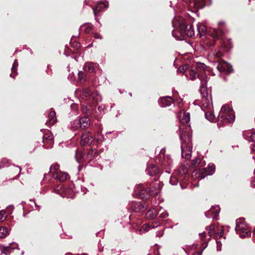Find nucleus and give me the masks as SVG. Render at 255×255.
<instances>
[{"label":"nucleus","instance_id":"nucleus-61","mask_svg":"<svg viewBox=\"0 0 255 255\" xmlns=\"http://www.w3.org/2000/svg\"><path fill=\"white\" fill-rule=\"evenodd\" d=\"M3 162H4V163H6V160L5 159H4L2 161L1 163H2Z\"/></svg>","mask_w":255,"mask_h":255},{"label":"nucleus","instance_id":"nucleus-38","mask_svg":"<svg viewBox=\"0 0 255 255\" xmlns=\"http://www.w3.org/2000/svg\"><path fill=\"white\" fill-rule=\"evenodd\" d=\"M83 27L85 28L84 30H85V32L88 33H89L90 32H91L92 30V28H93L92 25L91 24H89V23L84 25L83 26Z\"/></svg>","mask_w":255,"mask_h":255},{"label":"nucleus","instance_id":"nucleus-6","mask_svg":"<svg viewBox=\"0 0 255 255\" xmlns=\"http://www.w3.org/2000/svg\"><path fill=\"white\" fill-rule=\"evenodd\" d=\"M81 97L86 100L92 99L95 103H98L99 101L101 100V96L97 91H94L88 88L83 89Z\"/></svg>","mask_w":255,"mask_h":255},{"label":"nucleus","instance_id":"nucleus-30","mask_svg":"<svg viewBox=\"0 0 255 255\" xmlns=\"http://www.w3.org/2000/svg\"><path fill=\"white\" fill-rule=\"evenodd\" d=\"M182 179L181 177L178 175V177L176 175H173L171 177L170 179V183L171 184L175 185H176L179 180Z\"/></svg>","mask_w":255,"mask_h":255},{"label":"nucleus","instance_id":"nucleus-33","mask_svg":"<svg viewBox=\"0 0 255 255\" xmlns=\"http://www.w3.org/2000/svg\"><path fill=\"white\" fill-rule=\"evenodd\" d=\"M205 117L207 120L210 122L213 121L215 119V116L211 111L206 112L205 113Z\"/></svg>","mask_w":255,"mask_h":255},{"label":"nucleus","instance_id":"nucleus-31","mask_svg":"<svg viewBox=\"0 0 255 255\" xmlns=\"http://www.w3.org/2000/svg\"><path fill=\"white\" fill-rule=\"evenodd\" d=\"M0 250L1 252L6 255H9L11 252V250L10 249V247L1 246L0 247Z\"/></svg>","mask_w":255,"mask_h":255},{"label":"nucleus","instance_id":"nucleus-11","mask_svg":"<svg viewBox=\"0 0 255 255\" xmlns=\"http://www.w3.org/2000/svg\"><path fill=\"white\" fill-rule=\"evenodd\" d=\"M92 152V151L89 152L88 154L86 155L82 151L77 150L75 153V159L79 163L88 162L89 161L88 156L91 154Z\"/></svg>","mask_w":255,"mask_h":255},{"label":"nucleus","instance_id":"nucleus-36","mask_svg":"<svg viewBox=\"0 0 255 255\" xmlns=\"http://www.w3.org/2000/svg\"><path fill=\"white\" fill-rule=\"evenodd\" d=\"M158 213L159 214V217L161 218H165L168 216V213L162 208L160 209Z\"/></svg>","mask_w":255,"mask_h":255},{"label":"nucleus","instance_id":"nucleus-42","mask_svg":"<svg viewBox=\"0 0 255 255\" xmlns=\"http://www.w3.org/2000/svg\"><path fill=\"white\" fill-rule=\"evenodd\" d=\"M18 66V62L17 60H14V62L12 65V67L11 68V71L12 73H16V69Z\"/></svg>","mask_w":255,"mask_h":255},{"label":"nucleus","instance_id":"nucleus-58","mask_svg":"<svg viewBox=\"0 0 255 255\" xmlns=\"http://www.w3.org/2000/svg\"><path fill=\"white\" fill-rule=\"evenodd\" d=\"M76 46L77 48L80 47V44H79V43H76Z\"/></svg>","mask_w":255,"mask_h":255},{"label":"nucleus","instance_id":"nucleus-12","mask_svg":"<svg viewBox=\"0 0 255 255\" xmlns=\"http://www.w3.org/2000/svg\"><path fill=\"white\" fill-rule=\"evenodd\" d=\"M215 170V165L213 164L210 163L208 166V168H204L201 174L200 179H203L207 175H211L213 174Z\"/></svg>","mask_w":255,"mask_h":255},{"label":"nucleus","instance_id":"nucleus-49","mask_svg":"<svg viewBox=\"0 0 255 255\" xmlns=\"http://www.w3.org/2000/svg\"><path fill=\"white\" fill-rule=\"evenodd\" d=\"M93 34H94V37L95 38H97V39H102V36H101V35L99 33H94Z\"/></svg>","mask_w":255,"mask_h":255},{"label":"nucleus","instance_id":"nucleus-21","mask_svg":"<svg viewBox=\"0 0 255 255\" xmlns=\"http://www.w3.org/2000/svg\"><path fill=\"white\" fill-rule=\"evenodd\" d=\"M98 64L92 62L86 63L85 65V68L86 70L88 72L93 73L95 72L96 69L98 68Z\"/></svg>","mask_w":255,"mask_h":255},{"label":"nucleus","instance_id":"nucleus-53","mask_svg":"<svg viewBox=\"0 0 255 255\" xmlns=\"http://www.w3.org/2000/svg\"><path fill=\"white\" fill-rule=\"evenodd\" d=\"M201 254H202V252H197L195 253L194 255H201Z\"/></svg>","mask_w":255,"mask_h":255},{"label":"nucleus","instance_id":"nucleus-43","mask_svg":"<svg viewBox=\"0 0 255 255\" xmlns=\"http://www.w3.org/2000/svg\"><path fill=\"white\" fill-rule=\"evenodd\" d=\"M208 234L211 237L214 234V226L211 225L208 227Z\"/></svg>","mask_w":255,"mask_h":255},{"label":"nucleus","instance_id":"nucleus-29","mask_svg":"<svg viewBox=\"0 0 255 255\" xmlns=\"http://www.w3.org/2000/svg\"><path fill=\"white\" fill-rule=\"evenodd\" d=\"M79 119H76L71 123L70 128L73 130H76L80 127Z\"/></svg>","mask_w":255,"mask_h":255},{"label":"nucleus","instance_id":"nucleus-44","mask_svg":"<svg viewBox=\"0 0 255 255\" xmlns=\"http://www.w3.org/2000/svg\"><path fill=\"white\" fill-rule=\"evenodd\" d=\"M6 219L5 212L3 210L0 211V221L2 222Z\"/></svg>","mask_w":255,"mask_h":255},{"label":"nucleus","instance_id":"nucleus-26","mask_svg":"<svg viewBox=\"0 0 255 255\" xmlns=\"http://www.w3.org/2000/svg\"><path fill=\"white\" fill-rule=\"evenodd\" d=\"M197 26V30L201 36L204 35L206 34L207 28L204 24L198 23Z\"/></svg>","mask_w":255,"mask_h":255},{"label":"nucleus","instance_id":"nucleus-51","mask_svg":"<svg viewBox=\"0 0 255 255\" xmlns=\"http://www.w3.org/2000/svg\"><path fill=\"white\" fill-rule=\"evenodd\" d=\"M103 135H101V137H99L97 139V142H101L102 141V139L103 138Z\"/></svg>","mask_w":255,"mask_h":255},{"label":"nucleus","instance_id":"nucleus-52","mask_svg":"<svg viewBox=\"0 0 255 255\" xmlns=\"http://www.w3.org/2000/svg\"><path fill=\"white\" fill-rule=\"evenodd\" d=\"M223 233H224V232H223V229H222V231H221V232H220L219 233H218V236H219L220 237H222V235H223Z\"/></svg>","mask_w":255,"mask_h":255},{"label":"nucleus","instance_id":"nucleus-8","mask_svg":"<svg viewBox=\"0 0 255 255\" xmlns=\"http://www.w3.org/2000/svg\"><path fill=\"white\" fill-rule=\"evenodd\" d=\"M94 141V138L91 135L90 131H87L83 133L81 137L80 144L82 146L86 145H91Z\"/></svg>","mask_w":255,"mask_h":255},{"label":"nucleus","instance_id":"nucleus-50","mask_svg":"<svg viewBox=\"0 0 255 255\" xmlns=\"http://www.w3.org/2000/svg\"><path fill=\"white\" fill-rule=\"evenodd\" d=\"M251 150L252 152L255 153V143L251 145Z\"/></svg>","mask_w":255,"mask_h":255},{"label":"nucleus","instance_id":"nucleus-27","mask_svg":"<svg viewBox=\"0 0 255 255\" xmlns=\"http://www.w3.org/2000/svg\"><path fill=\"white\" fill-rule=\"evenodd\" d=\"M158 214L157 209L153 208L150 210L146 214L147 218L153 219L155 218Z\"/></svg>","mask_w":255,"mask_h":255},{"label":"nucleus","instance_id":"nucleus-7","mask_svg":"<svg viewBox=\"0 0 255 255\" xmlns=\"http://www.w3.org/2000/svg\"><path fill=\"white\" fill-rule=\"evenodd\" d=\"M214 65L220 72H224L226 74H228L230 73L232 70V66L229 63L225 61H220L218 63L214 62Z\"/></svg>","mask_w":255,"mask_h":255},{"label":"nucleus","instance_id":"nucleus-54","mask_svg":"<svg viewBox=\"0 0 255 255\" xmlns=\"http://www.w3.org/2000/svg\"><path fill=\"white\" fill-rule=\"evenodd\" d=\"M204 234H205V233H204V232H203V233H202L200 234V236H201V238L202 239H203V238H204Z\"/></svg>","mask_w":255,"mask_h":255},{"label":"nucleus","instance_id":"nucleus-35","mask_svg":"<svg viewBox=\"0 0 255 255\" xmlns=\"http://www.w3.org/2000/svg\"><path fill=\"white\" fill-rule=\"evenodd\" d=\"M78 79L81 82H84L86 80V76L82 71L78 73Z\"/></svg>","mask_w":255,"mask_h":255},{"label":"nucleus","instance_id":"nucleus-24","mask_svg":"<svg viewBox=\"0 0 255 255\" xmlns=\"http://www.w3.org/2000/svg\"><path fill=\"white\" fill-rule=\"evenodd\" d=\"M222 30L219 29H213L212 31L209 32V34L211 35L214 38H220L222 34Z\"/></svg>","mask_w":255,"mask_h":255},{"label":"nucleus","instance_id":"nucleus-56","mask_svg":"<svg viewBox=\"0 0 255 255\" xmlns=\"http://www.w3.org/2000/svg\"><path fill=\"white\" fill-rule=\"evenodd\" d=\"M224 23L223 22L221 21V22H219V26H221L222 25H224Z\"/></svg>","mask_w":255,"mask_h":255},{"label":"nucleus","instance_id":"nucleus-48","mask_svg":"<svg viewBox=\"0 0 255 255\" xmlns=\"http://www.w3.org/2000/svg\"><path fill=\"white\" fill-rule=\"evenodd\" d=\"M206 90H207V89H206ZM208 93V97H202L204 99H205V101H208V102H209L210 100L211 99V93H209V92H208V91H206ZM201 95H202L201 94Z\"/></svg>","mask_w":255,"mask_h":255},{"label":"nucleus","instance_id":"nucleus-60","mask_svg":"<svg viewBox=\"0 0 255 255\" xmlns=\"http://www.w3.org/2000/svg\"><path fill=\"white\" fill-rule=\"evenodd\" d=\"M253 234L255 236V228L254 229V230L253 231Z\"/></svg>","mask_w":255,"mask_h":255},{"label":"nucleus","instance_id":"nucleus-63","mask_svg":"<svg viewBox=\"0 0 255 255\" xmlns=\"http://www.w3.org/2000/svg\"><path fill=\"white\" fill-rule=\"evenodd\" d=\"M10 76L11 77H13L12 76V74H11L10 75Z\"/></svg>","mask_w":255,"mask_h":255},{"label":"nucleus","instance_id":"nucleus-34","mask_svg":"<svg viewBox=\"0 0 255 255\" xmlns=\"http://www.w3.org/2000/svg\"><path fill=\"white\" fill-rule=\"evenodd\" d=\"M226 49L224 47H221L216 53V56L217 57L221 58L223 56L224 53L226 51Z\"/></svg>","mask_w":255,"mask_h":255},{"label":"nucleus","instance_id":"nucleus-32","mask_svg":"<svg viewBox=\"0 0 255 255\" xmlns=\"http://www.w3.org/2000/svg\"><path fill=\"white\" fill-rule=\"evenodd\" d=\"M8 233V231L6 228L0 227V238L5 237Z\"/></svg>","mask_w":255,"mask_h":255},{"label":"nucleus","instance_id":"nucleus-14","mask_svg":"<svg viewBox=\"0 0 255 255\" xmlns=\"http://www.w3.org/2000/svg\"><path fill=\"white\" fill-rule=\"evenodd\" d=\"M220 211V208L219 206L212 207L208 211L205 213V216L207 218H210L212 216L214 218L217 219Z\"/></svg>","mask_w":255,"mask_h":255},{"label":"nucleus","instance_id":"nucleus-4","mask_svg":"<svg viewBox=\"0 0 255 255\" xmlns=\"http://www.w3.org/2000/svg\"><path fill=\"white\" fill-rule=\"evenodd\" d=\"M206 65L204 64L200 63L197 64V68H196L197 72L198 73V77L201 80L200 93L204 97H206L208 96V94L206 91V76L203 74Z\"/></svg>","mask_w":255,"mask_h":255},{"label":"nucleus","instance_id":"nucleus-16","mask_svg":"<svg viewBox=\"0 0 255 255\" xmlns=\"http://www.w3.org/2000/svg\"><path fill=\"white\" fill-rule=\"evenodd\" d=\"M178 117L180 122L183 124H187L190 122V116L188 113L180 112Z\"/></svg>","mask_w":255,"mask_h":255},{"label":"nucleus","instance_id":"nucleus-25","mask_svg":"<svg viewBox=\"0 0 255 255\" xmlns=\"http://www.w3.org/2000/svg\"><path fill=\"white\" fill-rule=\"evenodd\" d=\"M106 7V4L104 2H101L98 4L95 7H93V10L95 15L96 16L97 14L104 9Z\"/></svg>","mask_w":255,"mask_h":255},{"label":"nucleus","instance_id":"nucleus-20","mask_svg":"<svg viewBox=\"0 0 255 255\" xmlns=\"http://www.w3.org/2000/svg\"><path fill=\"white\" fill-rule=\"evenodd\" d=\"M48 120L46 124L48 126L54 125L57 121L56 117V113L55 111H51L49 113L48 116Z\"/></svg>","mask_w":255,"mask_h":255},{"label":"nucleus","instance_id":"nucleus-3","mask_svg":"<svg viewBox=\"0 0 255 255\" xmlns=\"http://www.w3.org/2000/svg\"><path fill=\"white\" fill-rule=\"evenodd\" d=\"M235 120V115L233 113L230 107L228 105L223 106L218 117V125L223 126L222 122L225 121L227 123H232Z\"/></svg>","mask_w":255,"mask_h":255},{"label":"nucleus","instance_id":"nucleus-22","mask_svg":"<svg viewBox=\"0 0 255 255\" xmlns=\"http://www.w3.org/2000/svg\"><path fill=\"white\" fill-rule=\"evenodd\" d=\"M80 128H87L90 126V120L87 117H83L79 119Z\"/></svg>","mask_w":255,"mask_h":255},{"label":"nucleus","instance_id":"nucleus-2","mask_svg":"<svg viewBox=\"0 0 255 255\" xmlns=\"http://www.w3.org/2000/svg\"><path fill=\"white\" fill-rule=\"evenodd\" d=\"M172 25L175 28H179L182 34H185L191 37L194 36L192 25L187 24V21L182 17L174 18L172 21Z\"/></svg>","mask_w":255,"mask_h":255},{"label":"nucleus","instance_id":"nucleus-1","mask_svg":"<svg viewBox=\"0 0 255 255\" xmlns=\"http://www.w3.org/2000/svg\"><path fill=\"white\" fill-rule=\"evenodd\" d=\"M189 129V128L187 127L186 130L184 131L183 128H180V138L181 140V154L182 157L186 159H190L192 150L191 134Z\"/></svg>","mask_w":255,"mask_h":255},{"label":"nucleus","instance_id":"nucleus-41","mask_svg":"<svg viewBox=\"0 0 255 255\" xmlns=\"http://www.w3.org/2000/svg\"><path fill=\"white\" fill-rule=\"evenodd\" d=\"M200 163V159L198 158H196L192 161V166L194 168H196L199 165Z\"/></svg>","mask_w":255,"mask_h":255},{"label":"nucleus","instance_id":"nucleus-39","mask_svg":"<svg viewBox=\"0 0 255 255\" xmlns=\"http://www.w3.org/2000/svg\"><path fill=\"white\" fill-rule=\"evenodd\" d=\"M189 66L187 65H184L181 67H180L178 69V72L180 73H184L185 72L187 69H188Z\"/></svg>","mask_w":255,"mask_h":255},{"label":"nucleus","instance_id":"nucleus-18","mask_svg":"<svg viewBox=\"0 0 255 255\" xmlns=\"http://www.w3.org/2000/svg\"><path fill=\"white\" fill-rule=\"evenodd\" d=\"M243 136L249 142H254L255 143V132L248 130L243 132Z\"/></svg>","mask_w":255,"mask_h":255},{"label":"nucleus","instance_id":"nucleus-64","mask_svg":"<svg viewBox=\"0 0 255 255\" xmlns=\"http://www.w3.org/2000/svg\"><path fill=\"white\" fill-rule=\"evenodd\" d=\"M83 255H87L85 254H83Z\"/></svg>","mask_w":255,"mask_h":255},{"label":"nucleus","instance_id":"nucleus-15","mask_svg":"<svg viewBox=\"0 0 255 255\" xmlns=\"http://www.w3.org/2000/svg\"><path fill=\"white\" fill-rule=\"evenodd\" d=\"M53 177L55 179L59 180L61 182H63L69 178V175L66 172L59 171L54 172Z\"/></svg>","mask_w":255,"mask_h":255},{"label":"nucleus","instance_id":"nucleus-59","mask_svg":"<svg viewBox=\"0 0 255 255\" xmlns=\"http://www.w3.org/2000/svg\"><path fill=\"white\" fill-rule=\"evenodd\" d=\"M180 186L182 189H184V188H185V187L183 186V184L181 182L180 183Z\"/></svg>","mask_w":255,"mask_h":255},{"label":"nucleus","instance_id":"nucleus-40","mask_svg":"<svg viewBox=\"0 0 255 255\" xmlns=\"http://www.w3.org/2000/svg\"><path fill=\"white\" fill-rule=\"evenodd\" d=\"M197 72L194 70H191L189 72V77L190 79L192 80H194L196 79Z\"/></svg>","mask_w":255,"mask_h":255},{"label":"nucleus","instance_id":"nucleus-57","mask_svg":"<svg viewBox=\"0 0 255 255\" xmlns=\"http://www.w3.org/2000/svg\"><path fill=\"white\" fill-rule=\"evenodd\" d=\"M252 184L255 186V179L252 181Z\"/></svg>","mask_w":255,"mask_h":255},{"label":"nucleus","instance_id":"nucleus-9","mask_svg":"<svg viewBox=\"0 0 255 255\" xmlns=\"http://www.w3.org/2000/svg\"><path fill=\"white\" fill-rule=\"evenodd\" d=\"M162 186L160 182L158 180L151 183L149 188V193L150 195H156L159 193L161 190Z\"/></svg>","mask_w":255,"mask_h":255},{"label":"nucleus","instance_id":"nucleus-17","mask_svg":"<svg viewBox=\"0 0 255 255\" xmlns=\"http://www.w3.org/2000/svg\"><path fill=\"white\" fill-rule=\"evenodd\" d=\"M130 208L134 212H138L143 210L144 206L138 202H133L130 204Z\"/></svg>","mask_w":255,"mask_h":255},{"label":"nucleus","instance_id":"nucleus-62","mask_svg":"<svg viewBox=\"0 0 255 255\" xmlns=\"http://www.w3.org/2000/svg\"><path fill=\"white\" fill-rule=\"evenodd\" d=\"M3 167V165H1V163H0V168Z\"/></svg>","mask_w":255,"mask_h":255},{"label":"nucleus","instance_id":"nucleus-55","mask_svg":"<svg viewBox=\"0 0 255 255\" xmlns=\"http://www.w3.org/2000/svg\"><path fill=\"white\" fill-rule=\"evenodd\" d=\"M34 202H35L34 201ZM34 204H35V206L37 207V209L38 210H40V206H37V205L36 204V203H34Z\"/></svg>","mask_w":255,"mask_h":255},{"label":"nucleus","instance_id":"nucleus-46","mask_svg":"<svg viewBox=\"0 0 255 255\" xmlns=\"http://www.w3.org/2000/svg\"><path fill=\"white\" fill-rule=\"evenodd\" d=\"M142 229L144 230L145 232L148 231L150 228V226L149 224H145L143 227Z\"/></svg>","mask_w":255,"mask_h":255},{"label":"nucleus","instance_id":"nucleus-23","mask_svg":"<svg viewBox=\"0 0 255 255\" xmlns=\"http://www.w3.org/2000/svg\"><path fill=\"white\" fill-rule=\"evenodd\" d=\"M147 172L148 175L153 176L158 173V169L156 165H152L148 167Z\"/></svg>","mask_w":255,"mask_h":255},{"label":"nucleus","instance_id":"nucleus-45","mask_svg":"<svg viewBox=\"0 0 255 255\" xmlns=\"http://www.w3.org/2000/svg\"><path fill=\"white\" fill-rule=\"evenodd\" d=\"M8 247H10V250H13L18 248V245L15 243H12L10 244Z\"/></svg>","mask_w":255,"mask_h":255},{"label":"nucleus","instance_id":"nucleus-10","mask_svg":"<svg viewBox=\"0 0 255 255\" xmlns=\"http://www.w3.org/2000/svg\"><path fill=\"white\" fill-rule=\"evenodd\" d=\"M43 142L46 148H52L53 144V136L52 134L48 132L43 136Z\"/></svg>","mask_w":255,"mask_h":255},{"label":"nucleus","instance_id":"nucleus-19","mask_svg":"<svg viewBox=\"0 0 255 255\" xmlns=\"http://www.w3.org/2000/svg\"><path fill=\"white\" fill-rule=\"evenodd\" d=\"M173 102V99L170 97H165L162 98L159 101V104L162 107L169 106Z\"/></svg>","mask_w":255,"mask_h":255},{"label":"nucleus","instance_id":"nucleus-47","mask_svg":"<svg viewBox=\"0 0 255 255\" xmlns=\"http://www.w3.org/2000/svg\"><path fill=\"white\" fill-rule=\"evenodd\" d=\"M150 224V228L151 229H154L155 228H157L159 226V224L158 223H152L151 224Z\"/></svg>","mask_w":255,"mask_h":255},{"label":"nucleus","instance_id":"nucleus-13","mask_svg":"<svg viewBox=\"0 0 255 255\" xmlns=\"http://www.w3.org/2000/svg\"><path fill=\"white\" fill-rule=\"evenodd\" d=\"M135 192L136 194L138 195V197L141 199H146L149 195H150L149 189L147 191V189L142 187H137L135 190Z\"/></svg>","mask_w":255,"mask_h":255},{"label":"nucleus","instance_id":"nucleus-28","mask_svg":"<svg viewBox=\"0 0 255 255\" xmlns=\"http://www.w3.org/2000/svg\"><path fill=\"white\" fill-rule=\"evenodd\" d=\"M188 169L187 167L183 166L180 168V169L177 171V174L181 177L182 175L184 176V178H186L187 176L186 174L187 172Z\"/></svg>","mask_w":255,"mask_h":255},{"label":"nucleus","instance_id":"nucleus-37","mask_svg":"<svg viewBox=\"0 0 255 255\" xmlns=\"http://www.w3.org/2000/svg\"><path fill=\"white\" fill-rule=\"evenodd\" d=\"M59 168V165L58 164H54L51 166L50 172L51 173H52V175H53L54 172L59 171V170H58Z\"/></svg>","mask_w":255,"mask_h":255},{"label":"nucleus","instance_id":"nucleus-5","mask_svg":"<svg viewBox=\"0 0 255 255\" xmlns=\"http://www.w3.org/2000/svg\"><path fill=\"white\" fill-rule=\"evenodd\" d=\"M236 233L241 238H245L251 235V229L243 219H238L236 220Z\"/></svg>","mask_w":255,"mask_h":255}]
</instances>
